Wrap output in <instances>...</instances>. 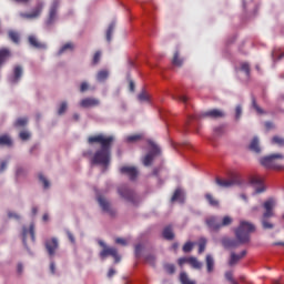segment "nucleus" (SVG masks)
I'll use <instances>...</instances> for the list:
<instances>
[{
  "label": "nucleus",
  "instance_id": "bb28decb",
  "mask_svg": "<svg viewBox=\"0 0 284 284\" xmlns=\"http://www.w3.org/2000/svg\"><path fill=\"white\" fill-rule=\"evenodd\" d=\"M0 146H7L11 148L12 146V140L9 135L4 134L0 136Z\"/></svg>",
  "mask_w": 284,
  "mask_h": 284
},
{
  "label": "nucleus",
  "instance_id": "dca6fc26",
  "mask_svg": "<svg viewBox=\"0 0 284 284\" xmlns=\"http://www.w3.org/2000/svg\"><path fill=\"white\" fill-rule=\"evenodd\" d=\"M203 118L210 119H223L225 118V113L220 109H213L203 113Z\"/></svg>",
  "mask_w": 284,
  "mask_h": 284
},
{
  "label": "nucleus",
  "instance_id": "338daca9",
  "mask_svg": "<svg viewBox=\"0 0 284 284\" xmlns=\"http://www.w3.org/2000/svg\"><path fill=\"white\" fill-rule=\"evenodd\" d=\"M135 85L133 81H130V90L131 92H134Z\"/></svg>",
  "mask_w": 284,
  "mask_h": 284
},
{
  "label": "nucleus",
  "instance_id": "3c124183",
  "mask_svg": "<svg viewBox=\"0 0 284 284\" xmlns=\"http://www.w3.org/2000/svg\"><path fill=\"white\" fill-rule=\"evenodd\" d=\"M242 113H243L242 106L241 105L235 106V120H240Z\"/></svg>",
  "mask_w": 284,
  "mask_h": 284
},
{
  "label": "nucleus",
  "instance_id": "79ce46f5",
  "mask_svg": "<svg viewBox=\"0 0 284 284\" xmlns=\"http://www.w3.org/2000/svg\"><path fill=\"white\" fill-rule=\"evenodd\" d=\"M182 197V190L181 189H176L171 201L172 202H176V201H180Z\"/></svg>",
  "mask_w": 284,
  "mask_h": 284
},
{
  "label": "nucleus",
  "instance_id": "052dcab7",
  "mask_svg": "<svg viewBox=\"0 0 284 284\" xmlns=\"http://www.w3.org/2000/svg\"><path fill=\"white\" fill-rule=\"evenodd\" d=\"M264 128H266L267 131L274 129V124L272 122L264 123Z\"/></svg>",
  "mask_w": 284,
  "mask_h": 284
},
{
  "label": "nucleus",
  "instance_id": "49530a36",
  "mask_svg": "<svg viewBox=\"0 0 284 284\" xmlns=\"http://www.w3.org/2000/svg\"><path fill=\"white\" fill-rule=\"evenodd\" d=\"M138 99L140 102H149V95L146 94L145 91H142L139 95Z\"/></svg>",
  "mask_w": 284,
  "mask_h": 284
},
{
  "label": "nucleus",
  "instance_id": "a19ab883",
  "mask_svg": "<svg viewBox=\"0 0 284 284\" xmlns=\"http://www.w3.org/2000/svg\"><path fill=\"white\" fill-rule=\"evenodd\" d=\"M39 180L43 184L44 190L50 187V182L47 178L43 176V174H39Z\"/></svg>",
  "mask_w": 284,
  "mask_h": 284
},
{
  "label": "nucleus",
  "instance_id": "bf43d9fd",
  "mask_svg": "<svg viewBox=\"0 0 284 284\" xmlns=\"http://www.w3.org/2000/svg\"><path fill=\"white\" fill-rule=\"evenodd\" d=\"M146 262L150 263V264H154L155 262V256L150 254V255H146L145 257Z\"/></svg>",
  "mask_w": 284,
  "mask_h": 284
},
{
  "label": "nucleus",
  "instance_id": "5701e85b",
  "mask_svg": "<svg viewBox=\"0 0 284 284\" xmlns=\"http://www.w3.org/2000/svg\"><path fill=\"white\" fill-rule=\"evenodd\" d=\"M162 235L166 241H173L175 235L172 225L165 226Z\"/></svg>",
  "mask_w": 284,
  "mask_h": 284
},
{
  "label": "nucleus",
  "instance_id": "0eeeda50",
  "mask_svg": "<svg viewBox=\"0 0 284 284\" xmlns=\"http://www.w3.org/2000/svg\"><path fill=\"white\" fill-rule=\"evenodd\" d=\"M119 195L124 199L126 202H130L132 204L136 203V194L133 190H131L128 185H121L118 189Z\"/></svg>",
  "mask_w": 284,
  "mask_h": 284
},
{
  "label": "nucleus",
  "instance_id": "2eb2a0df",
  "mask_svg": "<svg viewBox=\"0 0 284 284\" xmlns=\"http://www.w3.org/2000/svg\"><path fill=\"white\" fill-rule=\"evenodd\" d=\"M23 75V69L21 65H16L13 68V75L10 78V83L11 84H17L20 82V79Z\"/></svg>",
  "mask_w": 284,
  "mask_h": 284
},
{
  "label": "nucleus",
  "instance_id": "412c9836",
  "mask_svg": "<svg viewBox=\"0 0 284 284\" xmlns=\"http://www.w3.org/2000/svg\"><path fill=\"white\" fill-rule=\"evenodd\" d=\"M11 51L8 48L0 49V69L10 59Z\"/></svg>",
  "mask_w": 284,
  "mask_h": 284
},
{
  "label": "nucleus",
  "instance_id": "f3484780",
  "mask_svg": "<svg viewBox=\"0 0 284 284\" xmlns=\"http://www.w3.org/2000/svg\"><path fill=\"white\" fill-rule=\"evenodd\" d=\"M98 202L101 206V209L105 212L109 213L110 215H114V212L111 209L110 202L102 195L98 197Z\"/></svg>",
  "mask_w": 284,
  "mask_h": 284
},
{
  "label": "nucleus",
  "instance_id": "9b49d317",
  "mask_svg": "<svg viewBox=\"0 0 284 284\" xmlns=\"http://www.w3.org/2000/svg\"><path fill=\"white\" fill-rule=\"evenodd\" d=\"M80 106L82 109L98 108V106H100V100L97 99V98H92V97L84 98V99L81 100Z\"/></svg>",
  "mask_w": 284,
  "mask_h": 284
},
{
  "label": "nucleus",
  "instance_id": "8fccbe9b",
  "mask_svg": "<svg viewBox=\"0 0 284 284\" xmlns=\"http://www.w3.org/2000/svg\"><path fill=\"white\" fill-rule=\"evenodd\" d=\"M89 89H90V85L87 81L81 83V87H80V92L81 93H85L87 91H89Z\"/></svg>",
  "mask_w": 284,
  "mask_h": 284
},
{
  "label": "nucleus",
  "instance_id": "2f4dec72",
  "mask_svg": "<svg viewBox=\"0 0 284 284\" xmlns=\"http://www.w3.org/2000/svg\"><path fill=\"white\" fill-rule=\"evenodd\" d=\"M251 102H252V105H253V110H255V112H257V114H260V115L265 114V111L257 104L255 97H253L251 99Z\"/></svg>",
  "mask_w": 284,
  "mask_h": 284
},
{
  "label": "nucleus",
  "instance_id": "20e7f679",
  "mask_svg": "<svg viewBox=\"0 0 284 284\" xmlns=\"http://www.w3.org/2000/svg\"><path fill=\"white\" fill-rule=\"evenodd\" d=\"M276 160H284V155L282 153H273L260 159V164L268 170H283V166L276 163Z\"/></svg>",
  "mask_w": 284,
  "mask_h": 284
},
{
  "label": "nucleus",
  "instance_id": "f257e3e1",
  "mask_svg": "<svg viewBox=\"0 0 284 284\" xmlns=\"http://www.w3.org/2000/svg\"><path fill=\"white\" fill-rule=\"evenodd\" d=\"M114 142V136L109 135L105 136L104 134H97L91 135L88 139V143L90 145H93L95 143L101 145V149H99L95 154L93 155L91 163L93 165H102V166H109L111 162V148Z\"/></svg>",
  "mask_w": 284,
  "mask_h": 284
},
{
  "label": "nucleus",
  "instance_id": "6ab92c4d",
  "mask_svg": "<svg viewBox=\"0 0 284 284\" xmlns=\"http://www.w3.org/2000/svg\"><path fill=\"white\" fill-rule=\"evenodd\" d=\"M28 234H30L32 242H34L36 235H34V224L33 223L30 224L29 229L24 226L22 230V237H23L24 245L27 244Z\"/></svg>",
  "mask_w": 284,
  "mask_h": 284
},
{
  "label": "nucleus",
  "instance_id": "13d9d810",
  "mask_svg": "<svg viewBox=\"0 0 284 284\" xmlns=\"http://www.w3.org/2000/svg\"><path fill=\"white\" fill-rule=\"evenodd\" d=\"M115 242H116V244H120V245H122V246H126V245H128L126 240H125V239H122V237H118V239L115 240Z\"/></svg>",
  "mask_w": 284,
  "mask_h": 284
},
{
  "label": "nucleus",
  "instance_id": "680f3d73",
  "mask_svg": "<svg viewBox=\"0 0 284 284\" xmlns=\"http://www.w3.org/2000/svg\"><path fill=\"white\" fill-rule=\"evenodd\" d=\"M67 234H68V239L70 240V242L74 244L75 239H74L73 234L70 231H68Z\"/></svg>",
  "mask_w": 284,
  "mask_h": 284
},
{
  "label": "nucleus",
  "instance_id": "aec40b11",
  "mask_svg": "<svg viewBox=\"0 0 284 284\" xmlns=\"http://www.w3.org/2000/svg\"><path fill=\"white\" fill-rule=\"evenodd\" d=\"M28 41L30 45L37 50H45L47 45L43 42H40L34 36H29Z\"/></svg>",
  "mask_w": 284,
  "mask_h": 284
},
{
  "label": "nucleus",
  "instance_id": "0e129e2a",
  "mask_svg": "<svg viewBox=\"0 0 284 284\" xmlns=\"http://www.w3.org/2000/svg\"><path fill=\"white\" fill-rule=\"evenodd\" d=\"M115 275V270L114 268H110L108 272V277L112 278Z\"/></svg>",
  "mask_w": 284,
  "mask_h": 284
},
{
  "label": "nucleus",
  "instance_id": "864d4df0",
  "mask_svg": "<svg viewBox=\"0 0 284 284\" xmlns=\"http://www.w3.org/2000/svg\"><path fill=\"white\" fill-rule=\"evenodd\" d=\"M165 270L169 274H174L175 273V266L174 264H166Z\"/></svg>",
  "mask_w": 284,
  "mask_h": 284
},
{
  "label": "nucleus",
  "instance_id": "393cba45",
  "mask_svg": "<svg viewBox=\"0 0 284 284\" xmlns=\"http://www.w3.org/2000/svg\"><path fill=\"white\" fill-rule=\"evenodd\" d=\"M189 264L194 268V270H202L203 264L200 262L196 257L190 256L189 257Z\"/></svg>",
  "mask_w": 284,
  "mask_h": 284
},
{
  "label": "nucleus",
  "instance_id": "de8ad7c7",
  "mask_svg": "<svg viewBox=\"0 0 284 284\" xmlns=\"http://www.w3.org/2000/svg\"><path fill=\"white\" fill-rule=\"evenodd\" d=\"M194 244L192 242H186L183 246L184 253H190L193 250Z\"/></svg>",
  "mask_w": 284,
  "mask_h": 284
},
{
  "label": "nucleus",
  "instance_id": "69168bd1",
  "mask_svg": "<svg viewBox=\"0 0 284 284\" xmlns=\"http://www.w3.org/2000/svg\"><path fill=\"white\" fill-rule=\"evenodd\" d=\"M50 272L52 274H55V264H54V262H51V264H50Z\"/></svg>",
  "mask_w": 284,
  "mask_h": 284
},
{
  "label": "nucleus",
  "instance_id": "a18cd8bd",
  "mask_svg": "<svg viewBox=\"0 0 284 284\" xmlns=\"http://www.w3.org/2000/svg\"><path fill=\"white\" fill-rule=\"evenodd\" d=\"M241 70H242V72L246 73V77H250L251 68L247 62L242 63Z\"/></svg>",
  "mask_w": 284,
  "mask_h": 284
},
{
  "label": "nucleus",
  "instance_id": "4c0bfd02",
  "mask_svg": "<svg viewBox=\"0 0 284 284\" xmlns=\"http://www.w3.org/2000/svg\"><path fill=\"white\" fill-rule=\"evenodd\" d=\"M28 124V119L27 118H19L16 122H14V126L16 128H24Z\"/></svg>",
  "mask_w": 284,
  "mask_h": 284
},
{
  "label": "nucleus",
  "instance_id": "39448f33",
  "mask_svg": "<svg viewBox=\"0 0 284 284\" xmlns=\"http://www.w3.org/2000/svg\"><path fill=\"white\" fill-rule=\"evenodd\" d=\"M99 245L103 247L100 252V257L104 261L106 257L112 256L115 261V264L121 262V256L118 254V250L115 247H109L103 241H99Z\"/></svg>",
  "mask_w": 284,
  "mask_h": 284
},
{
  "label": "nucleus",
  "instance_id": "a878e982",
  "mask_svg": "<svg viewBox=\"0 0 284 284\" xmlns=\"http://www.w3.org/2000/svg\"><path fill=\"white\" fill-rule=\"evenodd\" d=\"M183 63H184V60H183V58L180 57V52L175 51L173 60H172V64L174 67L181 68L183 65Z\"/></svg>",
  "mask_w": 284,
  "mask_h": 284
},
{
  "label": "nucleus",
  "instance_id": "774afa93",
  "mask_svg": "<svg viewBox=\"0 0 284 284\" xmlns=\"http://www.w3.org/2000/svg\"><path fill=\"white\" fill-rule=\"evenodd\" d=\"M273 284H283L282 280H273Z\"/></svg>",
  "mask_w": 284,
  "mask_h": 284
},
{
  "label": "nucleus",
  "instance_id": "c9c22d12",
  "mask_svg": "<svg viewBox=\"0 0 284 284\" xmlns=\"http://www.w3.org/2000/svg\"><path fill=\"white\" fill-rule=\"evenodd\" d=\"M73 49H74V45H73V43H71V42H68V43H65L60 50H59V55H61V54H63L64 52H67V51H73Z\"/></svg>",
  "mask_w": 284,
  "mask_h": 284
},
{
  "label": "nucleus",
  "instance_id": "e2e57ef3",
  "mask_svg": "<svg viewBox=\"0 0 284 284\" xmlns=\"http://www.w3.org/2000/svg\"><path fill=\"white\" fill-rule=\"evenodd\" d=\"M7 166H8L7 161L1 162V165H0V173H2V172L7 169Z\"/></svg>",
  "mask_w": 284,
  "mask_h": 284
},
{
  "label": "nucleus",
  "instance_id": "4d7b16f0",
  "mask_svg": "<svg viewBox=\"0 0 284 284\" xmlns=\"http://www.w3.org/2000/svg\"><path fill=\"white\" fill-rule=\"evenodd\" d=\"M178 263L182 267L184 264H189V257H180Z\"/></svg>",
  "mask_w": 284,
  "mask_h": 284
},
{
  "label": "nucleus",
  "instance_id": "4468645a",
  "mask_svg": "<svg viewBox=\"0 0 284 284\" xmlns=\"http://www.w3.org/2000/svg\"><path fill=\"white\" fill-rule=\"evenodd\" d=\"M59 4H60V0H53L51 8H50L49 18L47 20V26H51L55 21L57 10L59 8Z\"/></svg>",
  "mask_w": 284,
  "mask_h": 284
},
{
  "label": "nucleus",
  "instance_id": "c85d7f7f",
  "mask_svg": "<svg viewBox=\"0 0 284 284\" xmlns=\"http://www.w3.org/2000/svg\"><path fill=\"white\" fill-rule=\"evenodd\" d=\"M8 37L9 39L14 43V44H19L20 43V36L19 32L14 31V30H10L8 32Z\"/></svg>",
  "mask_w": 284,
  "mask_h": 284
},
{
  "label": "nucleus",
  "instance_id": "473e14b6",
  "mask_svg": "<svg viewBox=\"0 0 284 284\" xmlns=\"http://www.w3.org/2000/svg\"><path fill=\"white\" fill-rule=\"evenodd\" d=\"M233 223V219L230 215H226L222 217V222H220V227H226L230 226Z\"/></svg>",
  "mask_w": 284,
  "mask_h": 284
},
{
  "label": "nucleus",
  "instance_id": "7c9ffc66",
  "mask_svg": "<svg viewBox=\"0 0 284 284\" xmlns=\"http://www.w3.org/2000/svg\"><path fill=\"white\" fill-rule=\"evenodd\" d=\"M141 140H143V134H141V133L126 136V142L128 143H136Z\"/></svg>",
  "mask_w": 284,
  "mask_h": 284
},
{
  "label": "nucleus",
  "instance_id": "37998d69",
  "mask_svg": "<svg viewBox=\"0 0 284 284\" xmlns=\"http://www.w3.org/2000/svg\"><path fill=\"white\" fill-rule=\"evenodd\" d=\"M19 138L21 141H28V140H30L31 134L28 131H21L19 134Z\"/></svg>",
  "mask_w": 284,
  "mask_h": 284
},
{
  "label": "nucleus",
  "instance_id": "ddd939ff",
  "mask_svg": "<svg viewBox=\"0 0 284 284\" xmlns=\"http://www.w3.org/2000/svg\"><path fill=\"white\" fill-rule=\"evenodd\" d=\"M205 223L211 232H219L221 230V222L217 216H209Z\"/></svg>",
  "mask_w": 284,
  "mask_h": 284
},
{
  "label": "nucleus",
  "instance_id": "5fc2aeb1",
  "mask_svg": "<svg viewBox=\"0 0 284 284\" xmlns=\"http://www.w3.org/2000/svg\"><path fill=\"white\" fill-rule=\"evenodd\" d=\"M224 277L226 278V281L233 283L234 278H233V273L231 271L224 273Z\"/></svg>",
  "mask_w": 284,
  "mask_h": 284
},
{
  "label": "nucleus",
  "instance_id": "423d86ee",
  "mask_svg": "<svg viewBox=\"0 0 284 284\" xmlns=\"http://www.w3.org/2000/svg\"><path fill=\"white\" fill-rule=\"evenodd\" d=\"M216 184L222 189H230L236 185H241V175L231 174L229 179L216 178Z\"/></svg>",
  "mask_w": 284,
  "mask_h": 284
},
{
  "label": "nucleus",
  "instance_id": "f03ea898",
  "mask_svg": "<svg viewBox=\"0 0 284 284\" xmlns=\"http://www.w3.org/2000/svg\"><path fill=\"white\" fill-rule=\"evenodd\" d=\"M256 230L255 225L248 221H240V226L235 229V239H223L222 245L225 248H237L250 243V235Z\"/></svg>",
  "mask_w": 284,
  "mask_h": 284
},
{
  "label": "nucleus",
  "instance_id": "c756f323",
  "mask_svg": "<svg viewBox=\"0 0 284 284\" xmlns=\"http://www.w3.org/2000/svg\"><path fill=\"white\" fill-rule=\"evenodd\" d=\"M205 199L207 200L211 206L213 207L220 206L219 200H216L211 193H206Z\"/></svg>",
  "mask_w": 284,
  "mask_h": 284
},
{
  "label": "nucleus",
  "instance_id": "1a4fd4ad",
  "mask_svg": "<svg viewBox=\"0 0 284 284\" xmlns=\"http://www.w3.org/2000/svg\"><path fill=\"white\" fill-rule=\"evenodd\" d=\"M43 2L39 1L36 6V8L32 10L31 13H23L21 12L20 13V17L22 19H27V20H34V19H38L43 10Z\"/></svg>",
  "mask_w": 284,
  "mask_h": 284
},
{
  "label": "nucleus",
  "instance_id": "9d476101",
  "mask_svg": "<svg viewBox=\"0 0 284 284\" xmlns=\"http://www.w3.org/2000/svg\"><path fill=\"white\" fill-rule=\"evenodd\" d=\"M44 246L49 256L53 257L59 248V241L57 237L48 239L45 240Z\"/></svg>",
  "mask_w": 284,
  "mask_h": 284
},
{
  "label": "nucleus",
  "instance_id": "a211bd4d",
  "mask_svg": "<svg viewBox=\"0 0 284 284\" xmlns=\"http://www.w3.org/2000/svg\"><path fill=\"white\" fill-rule=\"evenodd\" d=\"M247 254V251L244 250L239 254L236 253H231V260H229V266H234L236 265L243 257H245Z\"/></svg>",
  "mask_w": 284,
  "mask_h": 284
},
{
  "label": "nucleus",
  "instance_id": "c03bdc74",
  "mask_svg": "<svg viewBox=\"0 0 284 284\" xmlns=\"http://www.w3.org/2000/svg\"><path fill=\"white\" fill-rule=\"evenodd\" d=\"M68 110V103L67 102H62L60 104V108H59V111H58V114L59 115H63Z\"/></svg>",
  "mask_w": 284,
  "mask_h": 284
},
{
  "label": "nucleus",
  "instance_id": "b1692460",
  "mask_svg": "<svg viewBox=\"0 0 284 284\" xmlns=\"http://www.w3.org/2000/svg\"><path fill=\"white\" fill-rule=\"evenodd\" d=\"M214 267H215V261L213 258V256L211 254L206 255V268H207V273L211 274L214 272Z\"/></svg>",
  "mask_w": 284,
  "mask_h": 284
},
{
  "label": "nucleus",
  "instance_id": "6e6552de",
  "mask_svg": "<svg viewBox=\"0 0 284 284\" xmlns=\"http://www.w3.org/2000/svg\"><path fill=\"white\" fill-rule=\"evenodd\" d=\"M248 182H251V186L255 189L256 194H262L266 191L263 178L258 175H251Z\"/></svg>",
  "mask_w": 284,
  "mask_h": 284
},
{
  "label": "nucleus",
  "instance_id": "7ed1b4c3",
  "mask_svg": "<svg viewBox=\"0 0 284 284\" xmlns=\"http://www.w3.org/2000/svg\"><path fill=\"white\" fill-rule=\"evenodd\" d=\"M274 207H275V200L273 197L264 201V214H262V229L264 230H273L274 224L268 221V219L274 216Z\"/></svg>",
  "mask_w": 284,
  "mask_h": 284
},
{
  "label": "nucleus",
  "instance_id": "603ef678",
  "mask_svg": "<svg viewBox=\"0 0 284 284\" xmlns=\"http://www.w3.org/2000/svg\"><path fill=\"white\" fill-rule=\"evenodd\" d=\"M143 251V245L142 244H136L135 245V255L136 257H140Z\"/></svg>",
  "mask_w": 284,
  "mask_h": 284
},
{
  "label": "nucleus",
  "instance_id": "f704fd0d",
  "mask_svg": "<svg viewBox=\"0 0 284 284\" xmlns=\"http://www.w3.org/2000/svg\"><path fill=\"white\" fill-rule=\"evenodd\" d=\"M109 77V72L106 70H101L98 72L97 80L99 82H104Z\"/></svg>",
  "mask_w": 284,
  "mask_h": 284
},
{
  "label": "nucleus",
  "instance_id": "cd10ccee",
  "mask_svg": "<svg viewBox=\"0 0 284 284\" xmlns=\"http://www.w3.org/2000/svg\"><path fill=\"white\" fill-rule=\"evenodd\" d=\"M180 281L182 284H196V281L191 280L186 272H181L180 274Z\"/></svg>",
  "mask_w": 284,
  "mask_h": 284
},
{
  "label": "nucleus",
  "instance_id": "6e6d98bb",
  "mask_svg": "<svg viewBox=\"0 0 284 284\" xmlns=\"http://www.w3.org/2000/svg\"><path fill=\"white\" fill-rule=\"evenodd\" d=\"M175 100H178V101H180V102L186 104L187 101H189V98H187L186 95H178V97L175 98Z\"/></svg>",
  "mask_w": 284,
  "mask_h": 284
},
{
  "label": "nucleus",
  "instance_id": "58836bf2",
  "mask_svg": "<svg viewBox=\"0 0 284 284\" xmlns=\"http://www.w3.org/2000/svg\"><path fill=\"white\" fill-rule=\"evenodd\" d=\"M115 24L111 23L106 31V41L110 43L112 40V34L114 32Z\"/></svg>",
  "mask_w": 284,
  "mask_h": 284
},
{
  "label": "nucleus",
  "instance_id": "4be33fe9",
  "mask_svg": "<svg viewBox=\"0 0 284 284\" xmlns=\"http://www.w3.org/2000/svg\"><path fill=\"white\" fill-rule=\"evenodd\" d=\"M248 150L255 154L261 153V146H260V140L257 136L253 138V141H251V144L248 145Z\"/></svg>",
  "mask_w": 284,
  "mask_h": 284
},
{
  "label": "nucleus",
  "instance_id": "e433bc0d",
  "mask_svg": "<svg viewBox=\"0 0 284 284\" xmlns=\"http://www.w3.org/2000/svg\"><path fill=\"white\" fill-rule=\"evenodd\" d=\"M154 160V155L152 153H148L143 159L144 166H151L152 162Z\"/></svg>",
  "mask_w": 284,
  "mask_h": 284
},
{
  "label": "nucleus",
  "instance_id": "ea45409f",
  "mask_svg": "<svg viewBox=\"0 0 284 284\" xmlns=\"http://www.w3.org/2000/svg\"><path fill=\"white\" fill-rule=\"evenodd\" d=\"M206 243H207L206 239L202 237L200 243H199V253L200 254L205 252Z\"/></svg>",
  "mask_w": 284,
  "mask_h": 284
},
{
  "label": "nucleus",
  "instance_id": "72a5a7b5",
  "mask_svg": "<svg viewBox=\"0 0 284 284\" xmlns=\"http://www.w3.org/2000/svg\"><path fill=\"white\" fill-rule=\"evenodd\" d=\"M271 143L280 146V148H284V138L275 135L273 136V139L271 140Z\"/></svg>",
  "mask_w": 284,
  "mask_h": 284
},
{
  "label": "nucleus",
  "instance_id": "09e8293b",
  "mask_svg": "<svg viewBox=\"0 0 284 284\" xmlns=\"http://www.w3.org/2000/svg\"><path fill=\"white\" fill-rule=\"evenodd\" d=\"M101 55H102L101 51H97V52L94 53L93 61H92L93 65L99 64V62H100V60H101Z\"/></svg>",
  "mask_w": 284,
  "mask_h": 284
},
{
  "label": "nucleus",
  "instance_id": "f8f14e48",
  "mask_svg": "<svg viewBox=\"0 0 284 284\" xmlns=\"http://www.w3.org/2000/svg\"><path fill=\"white\" fill-rule=\"evenodd\" d=\"M121 174L130 178L131 181H134L138 178L139 171L135 166L124 165L120 169Z\"/></svg>",
  "mask_w": 284,
  "mask_h": 284
}]
</instances>
